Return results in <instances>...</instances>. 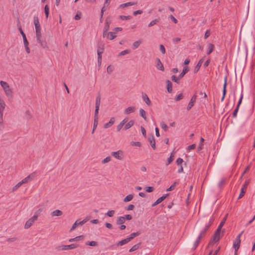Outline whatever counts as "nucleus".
Masks as SVG:
<instances>
[{"label": "nucleus", "mask_w": 255, "mask_h": 255, "mask_svg": "<svg viewBox=\"0 0 255 255\" xmlns=\"http://www.w3.org/2000/svg\"><path fill=\"white\" fill-rule=\"evenodd\" d=\"M0 85L2 88L6 97L8 98H12L13 97V92L12 89L10 88L8 84L6 82L1 80L0 81Z\"/></svg>", "instance_id": "nucleus-1"}, {"label": "nucleus", "mask_w": 255, "mask_h": 255, "mask_svg": "<svg viewBox=\"0 0 255 255\" xmlns=\"http://www.w3.org/2000/svg\"><path fill=\"white\" fill-rule=\"evenodd\" d=\"M243 233V232H241L240 234H239L236 238L234 244H233V247L235 249V250H236V251H238L239 250L240 247V244H241V237L242 236V234Z\"/></svg>", "instance_id": "nucleus-2"}, {"label": "nucleus", "mask_w": 255, "mask_h": 255, "mask_svg": "<svg viewBox=\"0 0 255 255\" xmlns=\"http://www.w3.org/2000/svg\"><path fill=\"white\" fill-rule=\"evenodd\" d=\"M111 155L116 159L120 160H122L124 158V152L121 150L117 151H113L111 152Z\"/></svg>", "instance_id": "nucleus-3"}, {"label": "nucleus", "mask_w": 255, "mask_h": 255, "mask_svg": "<svg viewBox=\"0 0 255 255\" xmlns=\"http://www.w3.org/2000/svg\"><path fill=\"white\" fill-rule=\"evenodd\" d=\"M33 22L35 27L36 33H41V27L38 16H35L33 18Z\"/></svg>", "instance_id": "nucleus-4"}, {"label": "nucleus", "mask_w": 255, "mask_h": 255, "mask_svg": "<svg viewBox=\"0 0 255 255\" xmlns=\"http://www.w3.org/2000/svg\"><path fill=\"white\" fill-rule=\"evenodd\" d=\"M78 247L76 244H71L69 245H63L58 247L59 250H69L77 248Z\"/></svg>", "instance_id": "nucleus-5"}, {"label": "nucleus", "mask_w": 255, "mask_h": 255, "mask_svg": "<svg viewBox=\"0 0 255 255\" xmlns=\"http://www.w3.org/2000/svg\"><path fill=\"white\" fill-rule=\"evenodd\" d=\"M35 176H36L35 172H34L31 173L30 174H29V175H28L27 177H26L24 179H23L21 181V182L22 183V184H24V183H26L32 180L35 178Z\"/></svg>", "instance_id": "nucleus-6"}, {"label": "nucleus", "mask_w": 255, "mask_h": 255, "mask_svg": "<svg viewBox=\"0 0 255 255\" xmlns=\"http://www.w3.org/2000/svg\"><path fill=\"white\" fill-rule=\"evenodd\" d=\"M36 220V216H32L25 223L24 225L25 229H28L30 228Z\"/></svg>", "instance_id": "nucleus-7"}, {"label": "nucleus", "mask_w": 255, "mask_h": 255, "mask_svg": "<svg viewBox=\"0 0 255 255\" xmlns=\"http://www.w3.org/2000/svg\"><path fill=\"white\" fill-rule=\"evenodd\" d=\"M197 98V96L196 94H194L191 98L190 101L189 102L187 107V111H189L194 105L196 100Z\"/></svg>", "instance_id": "nucleus-8"}, {"label": "nucleus", "mask_w": 255, "mask_h": 255, "mask_svg": "<svg viewBox=\"0 0 255 255\" xmlns=\"http://www.w3.org/2000/svg\"><path fill=\"white\" fill-rule=\"evenodd\" d=\"M6 104L2 96L0 94V113H3L6 108Z\"/></svg>", "instance_id": "nucleus-9"}, {"label": "nucleus", "mask_w": 255, "mask_h": 255, "mask_svg": "<svg viewBox=\"0 0 255 255\" xmlns=\"http://www.w3.org/2000/svg\"><path fill=\"white\" fill-rule=\"evenodd\" d=\"M249 182L248 181H246L244 185L242 186V187L241 190L240 194L239 196L238 199H240L244 196V194L246 191L247 187L248 186Z\"/></svg>", "instance_id": "nucleus-10"}, {"label": "nucleus", "mask_w": 255, "mask_h": 255, "mask_svg": "<svg viewBox=\"0 0 255 255\" xmlns=\"http://www.w3.org/2000/svg\"><path fill=\"white\" fill-rule=\"evenodd\" d=\"M221 231L218 230V229L216 230V231L213 236V242H218L220 240V239L221 237Z\"/></svg>", "instance_id": "nucleus-11"}, {"label": "nucleus", "mask_w": 255, "mask_h": 255, "mask_svg": "<svg viewBox=\"0 0 255 255\" xmlns=\"http://www.w3.org/2000/svg\"><path fill=\"white\" fill-rule=\"evenodd\" d=\"M110 21H108V19H106L105 25L104 26V29H103V37H106L107 35V32H108V30L109 29L110 27Z\"/></svg>", "instance_id": "nucleus-12"}, {"label": "nucleus", "mask_w": 255, "mask_h": 255, "mask_svg": "<svg viewBox=\"0 0 255 255\" xmlns=\"http://www.w3.org/2000/svg\"><path fill=\"white\" fill-rule=\"evenodd\" d=\"M148 140L152 148L153 149H155V139L154 138V136L153 135H151V136H149L148 138Z\"/></svg>", "instance_id": "nucleus-13"}, {"label": "nucleus", "mask_w": 255, "mask_h": 255, "mask_svg": "<svg viewBox=\"0 0 255 255\" xmlns=\"http://www.w3.org/2000/svg\"><path fill=\"white\" fill-rule=\"evenodd\" d=\"M142 98L148 106H151V102L147 94L145 93H142Z\"/></svg>", "instance_id": "nucleus-14"}, {"label": "nucleus", "mask_w": 255, "mask_h": 255, "mask_svg": "<svg viewBox=\"0 0 255 255\" xmlns=\"http://www.w3.org/2000/svg\"><path fill=\"white\" fill-rule=\"evenodd\" d=\"M227 78L226 77L224 79V84L223 86V96L221 98V101L223 102L224 100L226 94V87H227Z\"/></svg>", "instance_id": "nucleus-15"}, {"label": "nucleus", "mask_w": 255, "mask_h": 255, "mask_svg": "<svg viewBox=\"0 0 255 255\" xmlns=\"http://www.w3.org/2000/svg\"><path fill=\"white\" fill-rule=\"evenodd\" d=\"M115 119L114 117H112L110 119V121L108 123H106L104 125V128H108L111 127L115 123Z\"/></svg>", "instance_id": "nucleus-16"}, {"label": "nucleus", "mask_w": 255, "mask_h": 255, "mask_svg": "<svg viewBox=\"0 0 255 255\" xmlns=\"http://www.w3.org/2000/svg\"><path fill=\"white\" fill-rule=\"evenodd\" d=\"M167 194L164 195L161 197L159 198L152 205V207H154L156 206L157 205L160 203L161 202H162L167 197Z\"/></svg>", "instance_id": "nucleus-17"}, {"label": "nucleus", "mask_w": 255, "mask_h": 255, "mask_svg": "<svg viewBox=\"0 0 255 255\" xmlns=\"http://www.w3.org/2000/svg\"><path fill=\"white\" fill-rule=\"evenodd\" d=\"M156 68L161 70V71H164V66L162 64V63H161L160 60L159 59V58H156Z\"/></svg>", "instance_id": "nucleus-18"}, {"label": "nucleus", "mask_w": 255, "mask_h": 255, "mask_svg": "<svg viewBox=\"0 0 255 255\" xmlns=\"http://www.w3.org/2000/svg\"><path fill=\"white\" fill-rule=\"evenodd\" d=\"M117 35H116L115 32H107V35L105 37H107L108 39L110 40H113L115 38H116Z\"/></svg>", "instance_id": "nucleus-19"}, {"label": "nucleus", "mask_w": 255, "mask_h": 255, "mask_svg": "<svg viewBox=\"0 0 255 255\" xmlns=\"http://www.w3.org/2000/svg\"><path fill=\"white\" fill-rule=\"evenodd\" d=\"M166 82L167 91L171 93L172 92V84L169 80H166Z\"/></svg>", "instance_id": "nucleus-20"}, {"label": "nucleus", "mask_w": 255, "mask_h": 255, "mask_svg": "<svg viewBox=\"0 0 255 255\" xmlns=\"http://www.w3.org/2000/svg\"><path fill=\"white\" fill-rule=\"evenodd\" d=\"M82 225H83L82 224L81 222L78 220L73 224V225L70 229V231L71 232V231L74 230L78 226H82Z\"/></svg>", "instance_id": "nucleus-21"}, {"label": "nucleus", "mask_w": 255, "mask_h": 255, "mask_svg": "<svg viewBox=\"0 0 255 255\" xmlns=\"http://www.w3.org/2000/svg\"><path fill=\"white\" fill-rule=\"evenodd\" d=\"M135 111V108L133 107H129L126 109L124 111V114L128 115L130 113H133Z\"/></svg>", "instance_id": "nucleus-22"}, {"label": "nucleus", "mask_w": 255, "mask_h": 255, "mask_svg": "<svg viewBox=\"0 0 255 255\" xmlns=\"http://www.w3.org/2000/svg\"><path fill=\"white\" fill-rule=\"evenodd\" d=\"M18 29H19V31L20 32V34H21V35L22 36L23 40V44L25 43L28 42V41L26 38V35L25 34L23 31L22 30L21 27L19 26L18 28Z\"/></svg>", "instance_id": "nucleus-23"}, {"label": "nucleus", "mask_w": 255, "mask_h": 255, "mask_svg": "<svg viewBox=\"0 0 255 255\" xmlns=\"http://www.w3.org/2000/svg\"><path fill=\"white\" fill-rule=\"evenodd\" d=\"M129 242H130V241L129 240L128 238H127L119 242L118 243H117V245L118 246H122L128 243Z\"/></svg>", "instance_id": "nucleus-24"}, {"label": "nucleus", "mask_w": 255, "mask_h": 255, "mask_svg": "<svg viewBox=\"0 0 255 255\" xmlns=\"http://www.w3.org/2000/svg\"><path fill=\"white\" fill-rule=\"evenodd\" d=\"M52 216H60L63 214V212L60 210H55L51 213Z\"/></svg>", "instance_id": "nucleus-25"}, {"label": "nucleus", "mask_w": 255, "mask_h": 255, "mask_svg": "<svg viewBox=\"0 0 255 255\" xmlns=\"http://www.w3.org/2000/svg\"><path fill=\"white\" fill-rule=\"evenodd\" d=\"M134 122L133 120H130L129 121L125 126L124 129L125 130H127L132 127L134 125Z\"/></svg>", "instance_id": "nucleus-26"}, {"label": "nucleus", "mask_w": 255, "mask_h": 255, "mask_svg": "<svg viewBox=\"0 0 255 255\" xmlns=\"http://www.w3.org/2000/svg\"><path fill=\"white\" fill-rule=\"evenodd\" d=\"M209 226H205V228L201 231L199 237L202 238L205 235L207 231L209 229Z\"/></svg>", "instance_id": "nucleus-27"}, {"label": "nucleus", "mask_w": 255, "mask_h": 255, "mask_svg": "<svg viewBox=\"0 0 255 255\" xmlns=\"http://www.w3.org/2000/svg\"><path fill=\"white\" fill-rule=\"evenodd\" d=\"M126 220L124 219V217L123 216H120L118 218L116 223L118 225H122L124 223H125Z\"/></svg>", "instance_id": "nucleus-28"}, {"label": "nucleus", "mask_w": 255, "mask_h": 255, "mask_svg": "<svg viewBox=\"0 0 255 255\" xmlns=\"http://www.w3.org/2000/svg\"><path fill=\"white\" fill-rule=\"evenodd\" d=\"M136 3L134 2H128L125 3H122L120 5V7L121 8H125L127 6H131L135 4Z\"/></svg>", "instance_id": "nucleus-29"}, {"label": "nucleus", "mask_w": 255, "mask_h": 255, "mask_svg": "<svg viewBox=\"0 0 255 255\" xmlns=\"http://www.w3.org/2000/svg\"><path fill=\"white\" fill-rule=\"evenodd\" d=\"M214 45L213 44L210 43L208 45V50L207 54L208 55L210 54L213 51Z\"/></svg>", "instance_id": "nucleus-30"}, {"label": "nucleus", "mask_w": 255, "mask_h": 255, "mask_svg": "<svg viewBox=\"0 0 255 255\" xmlns=\"http://www.w3.org/2000/svg\"><path fill=\"white\" fill-rule=\"evenodd\" d=\"M201 239L202 238L199 237V236L198 237L197 240H196V241L194 242V243L193 244V246L192 248V250H195L197 248V247H198V246L199 244V243H200Z\"/></svg>", "instance_id": "nucleus-31"}, {"label": "nucleus", "mask_w": 255, "mask_h": 255, "mask_svg": "<svg viewBox=\"0 0 255 255\" xmlns=\"http://www.w3.org/2000/svg\"><path fill=\"white\" fill-rule=\"evenodd\" d=\"M140 234L139 232H137L135 233H133L130 235V236L128 237L129 240L130 241L131 240L133 239L135 237L139 236Z\"/></svg>", "instance_id": "nucleus-32"}, {"label": "nucleus", "mask_w": 255, "mask_h": 255, "mask_svg": "<svg viewBox=\"0 0 255 255\" xmlns=\"http://www.w3.org/2000/svg\"><path fill=\"white\" fill-rule=\"evenodd\" d=\"M84 239L83 236H77L74 238H71L69 240V242H73L75 241H79L81 240H83Z\"/></svg>", "instance_id": "nucleus-33"}, {"label": "nucleus", "mask_w": 255, "mask_h": 255, "mask_svg": "<svg viewBox=\"0 0 255 255\" xmlns=\"http://www.w3.org/2000/svg\"><path fill=\"white\" fill-rule=\"evenodd\" d=\"M3 122V113H0V129L4 128Z\"/></svg>", "instance_id": "nucleus-34"}, {"label": "nucleus", "mask_w": 255, "mask_h": 255, "mask_svg": "<svg viewBox=\"0 0 255 255\" xmlns=\"http://www.w3.org/2000/svg\"><path fill=\"white\" fill-rule=\"evenodd\" d=\"M188 71V69L187 67H184L183 69L182 72L179 75V79H181L187 72Z\"/></svg>", "instance_id": "nucleus-35"}, {"label": "nucleus", "mask_w": 255, "mask_h": 255, "mask_svg": "<svg viewBox=\"0 0 255 255\" xmlns=\"http://www.w3.org/2000/svg\"><path fill=\"white\" fill-rule=\"evenodd\" d=\"M141 42H142V41L140 40L136 41L134 42H133V43L132 44L133 49H135L139 47V46L140 45V44L141 43Z\"/></svg>", "instance_id": "nucleus-36"}, {"label": "nucleus", "mask_w": 255, "mask_h": 255, "mask_svg": "<svg viewBox=\"0 0 255 255\" xmlns=\"http://www.w3.org/2000/svg\"><path fill=\"white\" fill-rule=\"evenodd\" d=\"M133 198V195L131 194H129L127 195L124 199V201L125 202H128L131 201Z\"/></svg>", "instance_id": "nucleus-37"}, {"label": "nucleus", "mask_w": 255, "mask_h": 255, "mask_svg": "<svg viewBox=\"0 0 255 255\" xmlns=\"http://www.w3.org/2000/svg\"><path fill=\"white\" fill-rule=\"evenodd\" d=\"M139 114H140V115L145 120H146V112L145 111L142 109H140L139 110Z\"/></svg>", "instance_id": "nucleus-38"}, {"label": "nucleus", "mask_w": 255, "mask_h": 255, "mask_svg": "<svg viewBox=\"0 0 255 255\" xmlns=\"http://www.w3.org/2000/svg\"><path fill=\"white\" fill-rule=\"evenodd\" d=\"M140 243H138V244H137L135 245H134L129 250V252H133V251H135L136 250H137L139 246H140Z\"/></svg>", "instance_id": "nucleus-39"}, {"label": "nucleus", "mask_w": 255, "mask_h": 255, "mask_svg": "<svg viewBox=\"0 0 255 255\" xmlns=\"http://www.w3.org/2000/svg\"><path fill=\"white\" fill-rule=\"evenodd\" d=\"M99 108L100 107H95V114H94V119H95V120H99L98 113H99Z\"/></svg>", "instance_id": "nucleus-40"}, {"label": "nucleus", "mask_w": 255, "mask_h": 255, "mask_svg": "<svg viewBox=\"0 0 255 255\" xmlns=\"http://www.w3.org/2000/svg\"><path fill=\"white\" fill-rule=\"evenodd\" d=\"M203 62V59H201L198 61V62L195 67V69H196V71H198L199 70V69L201 67Z\"/></svg>", "instance_id": "nucleus-41"}, {"label": "nucleus", "mask_w": 255, "mask_h": 255, "mask_svg": "<svg viewBox=\"0 0 255 255\" xmlns=\"http://www.w3.org/2000/svg\"><path fill=\"white\" fill-rule=\"evenodd\" d=\"M43 211V208H39L38 210L35 211L33 216H36V219L38 216L40 215L41 213Z\"/></svg>", "instance_id": "nucleus-42"}, {"label": "nucleus", "mask_w": 255, "mask_h": 255, "mask_svg": "<svg viewBox=\"0 0 255 255\" xmlns=\"http://www.w3.org/2000/svg\"><path fill=\"white\" fill-rule=\"evenodd\" d=\"M97 54H98V62L99 66H100L101 63H102V54L103 53L99 52H97Z\"/></svg>", "instance_id": "nucleus-43"}, {"label": "nucleus", "mask_w": 255, "mask_h": 255, "mask_svg": "<svg viewBox=\"0 0 255 255\" xmlns=\"http://www.w3.org/2000/svg\"><path fill=\"white\" fill-rule=\"evenodd\" d=\"M44 12L46 15V18L48 17L49 12V7L48 5H46L44 7Z\"/></svg>", "instance_id": "nucleus-44"}, {"label": "nucleus", "mask_w": 255, "mask_h": 255, "mask_svg": "<svg viewBox=\"0 0 255 255\" xmlns=\"http://www.w3.org/2000/svg\"><path fill=\"white\" fill-rule=\"evenodd\" d=\"M98 124V120L94 119V124H93V130H92V133H93L94 132L96 128L97 127Z\"/></svg>", "instance_id": "nucleus-45"}, {"label": "nucleus", "mask_w": 255, "mask_h": 255, "mask_svg": "<svg viewBox=\"0 0 255 255\" xmlns=\"http://www.w3.org/2000/svg\"><path fill=\"white\" fill-rule=\"evenodd\" d=\"M178 184L177 182H174L171 186L169 188H168L166 190L167 191H172L174 189V188H175L176 186L177 185V184Z\"/></svg>", "instance_id": "nucleus-46"}, {"label": "nucleus", "mask_w": 255, "mask_h": 255, "mask_svg": "<svg viewBox=\"0 0 255 255\" xmlns=\"http://www.w3.org/2000/svg\"><path fill=\"white\" fill-rule=\"evenodd\" d=\"M173 157L174 154L173 153H171L170 157L167 159V163H166V165H169L172 162V161L173 160Z\"/></svg>", "instance_id": "nucleus-47"}, {"label": "nucleus", "mask_w": 255, "mask_h": 255, "mask_svg": "<svg viewBox=\"0 0 255 255\" xmlns=\"http://www.w3.org/2000/svg\"><path fill=\"white\" fill-rule=\"evenodd\" d=\"M226 220V218H224L223 220L221 221V222L220 223V224H219V226L218 227V228L217 229L218 230H220L221 231V229H222V227L224 226L225 223V221Z\"/></svg>", "instance_id": "nucleus-48"}, {"label": "nucleus", "mask_w": 255, "mask_h": 255, "mask_svg": "<svg viewBox=\"0 0 255 255\" xmlns=\"http://www.w3.org/2000/svg\"><path fill=\"white\" fill-rule=\"evenodd\" d=\"M40 45L44 49L47 48L48 47V45L45 40H42L39 43Z\"/></svg>", "instance_id": "nucleus-49"}, {"label": "nucleus", "mask_w": 255, "mask_h": 255, "mask_svg": "<svg viewBox=\"0 0 255 255\" xmlns=\"http://www.w3.org/2000/svg\"><path fill=\"white\" fill-rule=\"evenodd\" d=\"M36 41L38 43H40L42 41L41 39V33H36Z\"/></svg>", "instance_id": "nucleus-50"}, {"label": "nucleus", "mask_w": 255, "mask_h": 255, "mask_svg": "<svg viewBox=\"0 0 255 255\" xmlns=\"http://www.w3.org/2000/svg\"><path fill=\"white\" fill-rule=\"evenodd\" d=\"M129 53H130L129 50H128V49L125 50L124 51H122L120 53H119V56H123V55L129 54Z\"/></svg>", "instance_id": "nucleus-51"}, {"label": "nucleus", "mask_w": 255, "mask_h": 255, "mask_svg": "<svg viewBox=\"0 0 255 255\" xmlns=\"http://www.w3.org/2000/svg\"><path fill=\"white\" fill-rule=\"evenodd\" d=\"M86 245L87 246L95 247L97 245V243L95 241L87 242Z\"/></svg>", "instance_id": "nucleus-52"}, {"label": "nucleus", "mask_w": 255, "mask_h": 255, "mask_svg": "<svg viewBox=\"0 0 255 255\" xmlns=\"http://www.w3.org/2000/svg\"><path fill=\"white\" fill-rule=\"evenodd\" d=\"M25 117L28 120H29V119H31L32 115H31V114L30 113V112L29 110H27V111H26L25 112Z\"/></svg>", "instance_id": "nucleus-53"}, {"label": "nucleus", "mask_w": 255, "mask_h": 255, "mask_svg": "<svg viewBox=\"0 0 255 255\" xmlns=\"http://www.w3.org/2000/svg\"><path fill=\"white\" fill-rule=\"evenodd\" d=\"M100 103H101L100 97L98 96V97H97L96 99V103H95L96 106L95 107H100Z\"/></svg>", "instance_id": "nucleus-54"}, {"label": "nucleus", "mask_w": 255, "mask_h": 255, "mask_svg": "<svg viewBox=\"0 0 255 255\" xmlns=\"http://www.w3.org/2000/svg\"><path fill=\"white\" fill-rule=\"evenodd\" d=\"M28 45H29L28 42L24 43V46L25 50L28 54L30 53V50L29 47H28Z\"/></svg>", "instance_id": "nucleus-55"}, {"label": "nucleus", "mask_w": 255, "mask_h": 255, "mask_svg": "<svg viewBox=\"0 0 255 255\" xmlns=\"http://www.w3.org/2000/svg\"><path fill=\"white\" fill-rule=\"evenodd\" d=\"M111 160V157L110 156H107L105 158H104L102 161V163L103 164L107 163L109 162H110Z\"/></svg>", "instance_id": "nucleus-56"}, {"label": "nucleus", "mask_w": 255, "mask_h": 255, "mask_svg": "<svg viewBox=\"0 0 255 255\" xmlns=\"http://www.w3.org/2000/svg\"><path fill=\"white\" fill-rule=\"evenodd\" d=\"M161 128L163 129L165 131H167L168 130V126L164 123L162 122L160 124Z\"/></svg>", "instance_id": "nucleus-57"}, {"label": "nucleus", "mask_w": 255, "mask_h": 255, "mask_svg": "<svg viewBox=\"0 0 255 255\" xmlns=\"http://www.w3.org/2000/svg\"><path fill=\"white\" fill-rule=\"evenodd\" d=\"M159 21L158 19H155L154 20H152L148 24L149 27H151L154 25L156 24L157 22Z\"/></svg>", "instance_id": "nucleus-58"}, {"label": "nucleus", "mask_w": 255, "mask_h": 255, "mask_svg": "<svg viewBox=\"0 0 255 255\" xmlns=\"http://www.w3.org/2000/svg\"><path fill=\"white\" fill-rule=\"evenodd\" d=\"M22 185V183L20 182H18L15 186H14L12 188V191H16L19 187H20Z\"/></svg>", "instance_id": "nucleus-59"}, {"label": "nucleus", "mask_w": 255, "mask_h": 255, "mask_svg": "<svg viewBox=\"0 0 255 255\" xmlns=\"http://www.w3.org/2000/svg\"><path fill=\"white\" fill-rule=\"evenodd\" d=\"M115 212L114 210H110L108 211V212L106 214V215L111 217H113L115 214Z\"/></svg>", "instance_id": "nucleus-60"}, {"label": "nucleus", "mask_w": 255, "mask_h": 255, "mask_svg": "<svg viewBox=\"0 0 255 255\" xmlns=\"http://www.w3.org/2000/svg\"><path fill=\"white\" fill-rule=\"evenodd\" d=\"M120 18L122 20H128L130 19L131 18V16L128 15V16H125V15H120Z\"/></svg>", "instance_id": "nucleus-61"}, {"label": "nucleus", "mask_w": 255, "mask_h": 255, "mask_svg": "<svg viewBox=\"0 0 255 255\" xmlns=\"http://www.w3.org/2000/svg\"><path fill=\"white\" fill-rule=\"evenodd\" d=\"M159 49L162 54H164L165 53V52H166L165 48L163 45L160 44L159 45Z\"/></svg>", "instance_id": "nucleus-62"}, {"label": "nucleus", "mask_w": 255, "mask_h": 255, "mask_svg": "<svg viewBox=\"0 0 255 255\" xmlns=\"http://www.w3.org/2000/svg\"><path fill=\"white\" fill-rule=\"evenodd\" d=\"M104 51V46H99L97 48V52H100L102 53H103Z\"/></svg>", "instance_id": "nucleus-63"}, {"label": "nucleus", "mask_w": 255, "mask_h": 255, "mask_svg": "<svg viewBox=\"0 0 255 255\" xmlns=\"http://www.w3.org/2000/svg\"><path fill=\"white\" fill-rule=\"evenodd\" d=\"M183 162V159H182L181 158H178L176 160V163L178 165H182L181 164H182V163Z\"/></svg>", "instance_id": "nucleus-64"}]
</instances>
